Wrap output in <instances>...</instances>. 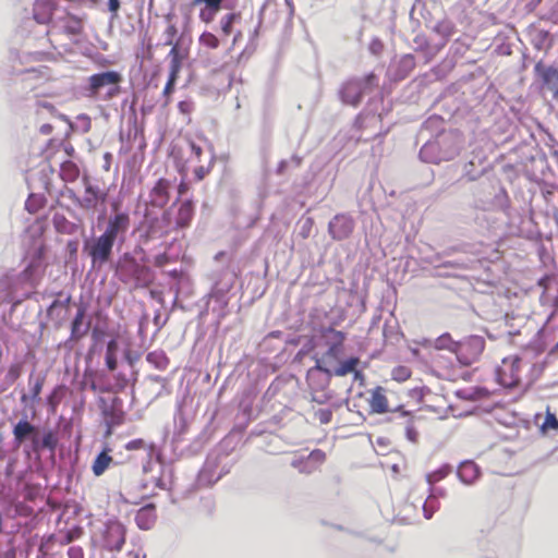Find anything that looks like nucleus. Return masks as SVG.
<instances>
[{
    "instance_id": "f257e3e1",
    "label": "nucleus",
    "mask_w": 558,
    "mask_h": 558,
    "mask_svg": "<svg viewBox=\"0 0 558 558\" xmlns=\"http://www.w3.org/2000/svg\"><path fill=\"white\" fill-rule=\"evenodd\" d=\"M98 404L106 426L105 437L108 438L113 434L116 427L125 422L123 401L119 397H113L110 400L100 398Z\"/></svg>"
},
{
    "instance_id": "f03ea898",
    "label": "nucleus",
    "mask_w": 558,
    "mask_h": 558,
    "mask_svg": "<svg viewBox=\"0 0 558 558\" xmlns=\"http://www.w3.org/2000/svg\"><path fill=\"white\" fill-rule=\"evenodd\" d=\"M122 75L116 71L97 73L88 77V96L97 97L101 88L107 87V98H113L120 93L119 84Z\"/></svg>"
},
{
    "instance_id": "7ed1b4c3",
    "label": "nucleus",
    "mask_w": 558,
    "mask_h": 558,
    "mask_svg": "<svg viewBox=\"0 0 558 558\" xmlns=\"http://www.w3.org/2000/svg\"><path fill=\"white\" fill-rule=\"evenodd\" d=\"M84 31L83 20L72 13L64 12L63 15L58 16L52 21L51 27L47 32V36L50 37L51 44L54 38L64 35L66 37L78 36Z\"/></svg>"
},
{
    "instance_id": "20e7f679",
    "label": "nucleus",
    "mask_w": 558,
    "mask_h": 558,
    "mask_svg": "<svg viewBox=\"0 0 558 558\" xmlns=\"http://www.w3.org/2000/svg\"><path fill=\"white\" fill-rule=\"evenodd\" d=\"M485 349V340L481 336H469L458 341L454 355L463 366H470L478 361Z\"/></svg>"
},
{
    "instance_id": "39448f33",
    "label": "nucleus",
    "mask_w": 558,
    "mask_h": 558,
    "mask_svg": "<svg viewBox=\"0 0 558 558\" xmlns=\"http://www.w3.org/2000/svg\"><path fill=\"white\" fill-rule=\"evenodd\" d=\"M125 527L119 521H109L105 524L96 538V543L109 551H119L125 543Z\"/></svg>"
},
{
    "instance_id": "423d86ee",
    "label": "nucleus",
    "mask_w": 558,
    "mask_h": 558,
    "mask_svg": "<svg viewBox=\"0 0 558 558\" xmlns=\"http://www.w3.org/2000/svg\"><path fill=\"white\" fill-rule=\"evenodd\" d=\"M376 85V76L371 73L363 80H354L344 84L341 96L344 102L356 106L366 89H372Z\"/></svg>"
},
{
    "instance_id": "0eeeda50",
    "label": "nucleus",
    "mask_w": 558,
    "mask_h": 558,
    "mask_svg": "<svg viewBox=\"0 0 558 558\" xmlns=\"http://www.w3.org/2000/svg\"><path fill=\"white\" fill-rule=\"evenodd\" d=\"M323 336L327 340L328 350L323 355L322 360H318L316 363V368L328 373L329 371L322 366V362L327 361H336L343 350V342L345 340V335L342 331L336 330L333 328H326L323 331Z\"/></svg>"
},
{
    "instance_id": "6e6552de",
    "label": "nucleus",
    "mask_w": 558,
    "mask_h": 558,
    "mask_svg": "<svg viewBox=\"0 0 558 558\" xmlns=\"http://www.w3.org/2000/svg\"><path fill=\"white\" fill-rule=\"evenodd\" d=\"M520 363L519 357L504 359L501 365L496 371L498 383L507 388L515 387L520 381Z\"/></svg>"
},
{
    "instance_id": "1a4fd4ad",
    "label": "nucleus",
    "mask_w": 558,
    "mask_h": 558,
    "mask_svg": "<svg viewBox=\"0 0 558 558\" xmlns=\"http://www.w3.org/2000/svg\"><path fill=\"white\" fill-rule=\"evenodd\" d=\"M146 236L148 239H158L168 235L171 231L175 230L172 225L170 211L165 210L160 217L145 216Z\"/></svg>"
},
{
    "instance_id": "9d476101",
    "label": "nucleus",
    "mask_w": 558,
    "mask_h": 558,
    "mask_svg": "<svg viewBox=\"0 0 558 558\" xmlns=\"http://www.w3.org/2000/svg\"><path fill=\"white\" fill-rule=\"evenodd\" d=\"M130 227V217L125 213H119L114 216L110 217L106 227L105 232L102 233L107 238L112 241H117L120 239L124 240V234L126 233Z\"/></svg>"
},
{
    "instance_id": "9b49d317",
    "label": "nucleus",
    "mask_w": 558,
    "mask_h": 558,
    "mask_svg": "<svg viewBox=\"0 0 558 558\" xmlns=\"http://www.w3.org/2000/svg\"><path fill=\"white\" fill-rule=\"evenodd\" d=\"M114 241L101 234L88 247V255L93 263L104 264L109 260Z\"/></svg>"
},
{
    "instance_id": "f8f14e48",
    "label": "nucleus",
    "mask_w": 558,
    "mask_h": 558,
    "mask_svg": "<svg viewBox=\"0 0 558 558\" xmlns=\"http://www.w3.org/2000/svg\"><path fill=\"white\" fill-rule=\"evenodd\" d=\"M57 0H35L33 5V17L39 24H48L57 10Z\"/></svg>"
},
{
    "instance_id": "ddd939ff",
    "label": "nucleus",
    "mask_w": 558,
    "mask_h": 558,
    "mask_svg": "<svg viewBox=\"0 0 558 558\" xmlns=\"http://www.w3.org/2000/svg\"><path fill=\"white\" fill-rule=\"evenodd\" d=\"M369 405V413L384 414L390 411L389 401L386 396V389L377 386L369 390V398L367 399Z\"/></svg>"
},
{
    "instance_id": "4468645a",
    "label": "nucleus",
    "mask_w": 558,
    "mask_h": 558,
    "mask_svg": "<svg viewBox=\"0 0 558 558\" xmlns=\"http://www.w3.org/2000/svg\"><path fill=\"white\" fill-rule=\"evenodd\" d=\"M170 182L167 179H159L149 192V204L153 207L163 208L169 199Z\"/></svg>"
},
{
    "instance_id": "2eb2a0df",
    "label": "nucleus",
    "mask_w": 558,
    "mask_h": 558,
    "mask_svg": "<svg viewBox=\"0 0 558 558\" xmlns=\"http://www.w3.org/2000/svg\"><path fill=\"white\" fill-rule=\"evenodd\" d=\"M352 231L353 221L345 216H336L329 223V232L335 240H344Z\"/></svg>"
},
{
    "instance_id": "dca6fc26",
    "label": "nucleus",
    "mask_w": 558,
    "mask_h": 558,
    "mask_svg": "<svg viewBox=\"0 0 558 558\" xmlns=\"http://www.w3.org/2000/svg\"><path fill=\"white\" fill-rule=\"evenodd\" d=\"M13 437L15 445L21 446L26 439L37 437V429L27 420H20L13 427Z\"/></svg>"
},
{
    "instance_id": "f3484780",
    "label": "nucleus",
    "mask_w": 558,
    "mask_h": 558,
    "mask_svg": "<svg viewBox=\"0 0 558 558\" xmlns=\"http://www.w3.org/2000/svg\"><path fill=\"white\" fill-rule=\"evenodd\" d=\"M157 520L156 507L148 504L137 510L135 522L141 530H150Z\"/></svg>"
},
{
    "instance_id": "a211bd4d",
    "label": "nucleus",
    "mask_w": 558,
    "mask_h": 558,
    "mask_svg": "<svg viewBox=\"0 0 558 558\" xmlns=\"http://www.w3.org/2000/svg\"><path fill=\"white\" fill-rule=\"evenodd\" d=\"M194 216V205L192 201H184L180 204L178 208V213L174 220V229H184L187 228Z\"/></svg>"
},
{
    "instance_id": "6ab92c4d",
    "label": "nucleus",
    "mask_w": 558,
    "mask_h": 558,
    "mask_svg": "<svg viewBox=\"0 0 558 558\" xmlns=\"http://www.w3.org/2000/svg\"><path fill=\"white\" fill-rule=\"evenodd\" d=\"M458 476L465 484H472L478 476L480 470L472 461H466L458 468Z\"/></svg>"
},
{
    "instance_id": "aec40b11",
    "label": "nucleus",
    "mask_w": 558,
    "mask_h": 558,
    "mask_svg": "<svg viewBox=\"0 0 558 558\" xmlns=\"http://www.w3.org/2000/svg\"><path fill=\"white\" fill-rule=\"evenodd\" d=\"M109 452L110 449L106 448L94 460L92 471L95 476L102 475L112 463V457L109 454Z\"/></svg>"
},
{
    "instance_id": "412c9836",
    "label": "nucleus",
    "mask_w": 558,
    "mask_h": 558,
    "mask_svg": "<svg viewBox=\"0 0 558 558\" xmlns=\"http://www.w3.org/2000/svg\"><path fill=\"white\" fill-rule=\"evenodd\" d=\"M100 199L104 201L105 195H100L99 190L96 186L88 184L85 187V195L81 205L86 209H94Z\"/></svg>"
},
{
    "instance_id": "4be33fe9",
    "label": "nucleus",
    "mask_w": 558,
    "mask_h": 558,
    "mask_svg": "<svg viewBox=\"0 0 558 558\" xmlns=\"http://www.w3.org/2000/svg\"><path fill=\"white\" fill-rule=\"evenodd\" d=\"M58 445V438L56 434L51 430H48L43 436V439L39 440L38 437L33 438V450L38 451L40 449H49L50 451H54Z\"/></svg>"
},
{
    "instance_id": "5701e85b",
    "label": "nucleus",
    "mask_w": 558,
    "mask_h": 558,
    "mask_svg": "<svg viewBox=\"0 0 558 558\" xmlns=\"http://www.w3.org/2000/svg\"><path fill=\"white\" fill-rule=\"evenodd\" d=\"M199 3H204L205 7L211 9L213 11H220L222 8L230 10L234 9L238 0H193L194 5Z\"/></svg>"
},
{
    "instance_id": "b1692460",
    "label": "nucleus",
    "mask_w": 558,
    "mask_h": 558,
    "mask_svg": "<svg viewBox=\"0 0 558 558\" xmlns=\"http://www.w3.org/2000/svg\"><path fill=\"white\" fill-rule=\"evenodd\" d=\"M360 360L357 357H350L339 364V366L335 369L336 376H345L349 373L354 372L355 377L361 375V372L355 371Z\"/></svg>"
},
{
    "instance_id": "393cba45",
    "label": "nucleus",
    "mask_w": 558,
    "mask_h": 558,
    "mask_svg": "<svg viewBox=\"0 0 558 558\" xmlns=\"http://www.w3.org/2000/svg\"><path fill=\"white\" fill-rule=\"evenodd\" d=\"M119 349L118 341L116 339H111L107 343L106 349V365L110 371H114L118 366L117 352Z\"/></svg>"
},
{
    "instance_id": "a878e982",
    "label": "nucleus",
    "mask_w": 558,
    "mask_h": 558,
    "mask_svg": "<svg viewBox=\"0 0 558 558\" xmlns=\"http://www.w3.org/2000/svg\"><path fill=\"white\" fill-rule=\"evenodd\" d=\"M60 175L64 181L73 182L78 178L80 170L74 162L65 161L61 165Z\"/></svg>"
},
{
    "instance_id": "bb28decb",
    "label": "nucleus",
    "mask_w": 558,
    "mask_h": 558,
    "mask_svg": "<svg viewBox=\"0 0 558 558\" xmlns=\"http://www.w3.org/2000/svg\"><path fill=\"white\" fill-rule=\"evenodd\" d=\"M241 19L240 12L228 13L220 20V27L223 35L229 36L232 33L233 24Z\"/></svg>"
},
{
    "instance_id": "cd10ccee",
    "label": "nucleus",
    "mask_w": 558,
    "mask_h": 558,
    "mask_svg": "<svg viewBox=\"0 0 558 558\" xmlns=\"http://www.w3.org/2000/svg\"><path fill=\"white\" fill-rule=\"evenodd\" d=\"M146 361L158 369H166L169 364L168 357L161 351L149 352L146 355Z\"/></svg>"
},
{
    "instance_id": "c85d7f7f",
    "label": "nucleus",
    "mask_w": 558,
    "mask_h": 558,
    "mask_svg": "<svg viewBox=\"0 0 558 558\" xmlns=\"http://www.w3.org/2000/svg\"><path fill=\"white\" fill-rule=\"evenodd\" d=\"M458 341H454L450 333L446 332L439 336L435 341V348L438 350H448L454 353Z\"/></svg>"
},
{
    "instance_id": "c756f323",
    "label": "nucleus",
    "mask_w": 558,
    "mask_h": 558,
    "mask_svg": "<svg viewBox=\"0 0 558 558\" xmlns=\"http://www.w3.org/2000/svg\"><path fill=\"white\" fill-rule=\"evenodd\" d=\"M172 48L169 52L170 57V71H173V69L177 66V72L180 73L182 61L185 58V56L180 54L179 44H172Z\"/></svg>"
},
{
    "instance_id": "7c9ffc66",
    "label": "nucleus",
    "mask_w": 558,
    "mask_h": 558,
    "mask_svg": "<svg viewBox=\"0 0 558 558\" xmlns=\"http://www.w3.org/2000/svg\"><path fill=\"white\" fill-rule=\"evenodd\" d=\"M198 41L201 46L213 50L217 49L220 45L219 38L210 32H204L201 34Z\"/></svg>"
},
{
    "instance_id": "2f4dec72",
    "label": "nucleus",
    "mask_w": 558,
    "mask_h": 558,
    "mask_svg": "<svg viewBox=\"0 0 558 558\" xmlns=\"http://www.w3.org/2000/svg\"><path fill=\"white\" fill-rule=\"evenodd\" d=\"M84 316H85V310L80 308L72 322L71 333H72V338H74V339H80L85 333V331H83V332L80 331V327L83 324Z\"/></svg>"
},
{
    "instance_id": "473e14b6",
    "label": "nucleus",
    "mask_w": 558,
    "mask_h": 558,
    "mask_svg": "<svg viewBox=\"0 0 558 558\" xmlns=\"http://www.w3.org/2000/svg\"><path fill=\"white\" fill-rule=\"evenodd\" d=\"M544 82L558 95V70L549 68L544 73Z\"/></svg>"
},
{
    "instance_id": "72a5a7b5",
    "label": "nucleus",
    "mask_w": 558,
    "mask_h": 558,
    "mask_svg": "<svg viewBox=\"0 0 558 558\" xmlns=\"http://www.w3.org/2000/svg\"><path fill=\"white\" fill-rule=\"evenodd\" d=\"M307 463H311L317 471L326 460V453L320 449L313 450L307 457Z\"/></svg>"
},
{
    "instance_id": "f704fd0d",
    "label": "nucleus",
    "mask_w": 558,
    "mask_h": 558,
    "mask_svg": "<svg viewBox=\"0 0 558 558\" xmlns=\"http://www.w3.org/2000/svg\"><path fill=\"white\" fill-rule=\"evenodd\" d=\"M179 72H177V66L173 69V71H170L168 81L166 83V86L163 88V96L167 98V104L169 102V97L174 90V85L178 80Z\"/></svg>"
},
{
    "instance_id": "c9c22d12",
    "label": "nucleus",
    "mask_w": 558,
    "mask_h": 558,
    "mask_svg": "<svg viewBox=\"0 0 558 558\" xmlns=\"http://www.w3.org/2000/svg\"><path fill=\"white\" fill-rule=\"evenodd\" d=\"M541 428L544 432H548L551 429H558V420H557L556 415L549 411V409H547L545 420L542 423Z\"/></svg>"
},
{
    "instance_id": "e433bc0d",
    "label": "nucleus",
    "mask_w": 558,
    "mask_h": 558,
    "mask_svg": "<svg viewBox=\"0 0 558 558\" xmlns=\"http://www.w3.org/2000/svg\"><path fill=\"white\" fill-rule=\"evenodd\" d=\"M411 369L407 366H397L392 369V379L402 383L411 377Z\"/></svg>"
},
{
    "instance_id": "4c0bfd02",
    "label": "nucleus",
    "mask_w": 558,
    "mask_h": 558,
    "mask_svg": "<svg viewBox=\"0 0 558 558\" xmlns=\"http://www.w3.org/2000/svg\"><path fill=\"white\" fill-rule=\"evenodd\" d=\"M292 465L294 468H296L301 473H305V474H311L316 471L311 463H307L306 458L300 459V460H294L292 462Z\"/></svg>"
},
{
    "instance_id": "58836bf2",
    "label": "nucleus",
    "mask_w": 558,
    "mask_h": 558,
    "mask_svg": "<svg viewBox=\"0 0 558 558\" xmlns=\"http://www.w3.org/2000/svg\"><path fill=\"white\" fill-rule=\"evenodd\" d=\"M40 487L35 484H25L24 486V498L26 500L33 501L39 495Z\"/></svg>"
},
{
    "instance_id": "ea45409f",
    "label": "nucleus",
    "mask_w": 558,
    "mask_h": 558,
    "mask_svg": "<svg viewBox=\"0 0 558 558\" xmlns=\"http://www.w3.org/2000/svg\"><path fill=\"white\" fill-rule=\"evenodd\" d=\"M315 417L319 421V423L328 424L331 422L332 411L329 409H319L316 411Z\"/></svg>"
},
{
    "instance_id": "a19ab883",
    "label": "nucleus",
    "mask_w": 558,
    "mask_h": 558,
    "mask_svg": "<svg viewBox=\"0 0 558 558\" xmlns=\"http://www.w3.org/2000/svg\"><path fill=\"white\" fill-rule=\"evenodd\" d=\"M165 35L167 37L166 45L175 44L174 39L178 35V28L175 24H169L165 31Z\"/></svg>"
},
{
    "instance_id": "79ce46f5",
    "label": "nucleus",
    "mask_w": 558,
    "mask_h": 558,
    "mask_svg": "<svg viewBox=\"0 0 558 558\" xmlns=\"http://www.w3.org/2000/svg\"><path fill=\"white\" fill-rule=\"evenodd\" d=\"M219 11H213L211 9L205 7L203 10H201L199 12V19L205 22V23H210L214 21L215 19V15L218 13Z\"/></svg>"
},
{
    "instance_id": "37998d69",
    "label": "nucleus",
    "mask_w": 558,
    "mask_h": 558,
    "mask_svg": "<svg viewBox=\"0 0 558 558\" xmlns=\"http://www.w3.org/2000/svg\"><path fill=\"white\" fill-rule=\"evenodd\" d=\"M145 441L142 438L130 440L125 444L124 448L129 451L142 450L145 448Z\"/></svg>"
},
{
    "instance_id": "c03bdc74",
    "label": "nucleus",
    "mask_w": 558,
    "mask_h": 558,
    "mask_svg": "<svg viewBox=\"0 0 558 558\" xmlns=\"http://www.w3.org/2000/svg\"><path fill=\"white\" fill-rule=\"evenodd\" d=\"M189 146L191 148L192 154L194 155L196 160H201V157L203 155L204 148L201 144L196 143L193 140H189Z\"/></svg>"
},
{
    "instance_id": "a18cd8bd",
    "label": "nucleus",
    "mask_w": 558,
    "mask_h": 558,
    "mask_svg": "<svg viewBox=\"0 0 558 558\" xmlns=\"http://www.w3.org/2000/svg\"><path fill=\"white\" fill-rule=\"evenodd\" d=\"M211 168H213V161L210 162V165L208 167L199 166V167L195 168L194 175H195L196 180L202 181L210 172Z\"/></svg>"
},
{
    "instance_id": "49530a36",
    "label": "nucleus",
    "mask_w": 558,
    "mask_h": 558,
    "mask_svg": "<svg viewBox=\"0 0 558 558\" xmlns=\"http://www.w3.org/2000/svg\"><path fill=\"white\" fill-rule=\"evenodd\" d=\"M330 399H331V395L326 391H322L318 393L317 392L312 393V401L319 403V404H324Z\"/></svg>"
},
{
    "instance_id": "de8ad7c7",
    "label": "nucleus",
    "mask_w": 558,
    "mask_h": 558,
    "mask_svg": "<svg viewBox=\"0 0 558 558\" xmlns=\"http://www.w3.org/2000/svg\"><path fill=\"white\" fill-rule=\"evenodd\" d=\"M44 385V379H36L34 385L31 387L32 398L35 400L39 397Z\"/></svg>"
},
{
    "instance_id": "09e8293b",
    "label": "nucleus",
    "mask_w": 558,
    "mask_h": 558,
    "mask_svg": "<svg viewBox=\"0 0 558 558\" xmlns=\"http://www.w3.org/2000/svg\"><path fill=\"white\" fill-rule=\"evenodd\" d=\"M128 386V379L124 374H118L116 375V388L117 391L124 390Z\"/></svg>"
},
{
    "instance_id": "8fccbe9b",
    "label": "nucleus",
    "mask_w": 558,
    "mask_h": 558,
    "mask_svg": "<svg viewBox=\"0 0 558 558\" xmlns=\"http://www.w3.org/2000/svg\"><path fill=\"white\" fill-rule=\"evenodd\" d=\"M68 557L69 558H84V551L82 547L80 546H71L68 549Z\"/></svg>"
},
{
    "instance_id": "3c124183",
    "label": "nucleus",
    "mask_w": 558,
    "mask_h": 558,
    "mask_svg": "<svg viewBox=\"0 0 558 558\" xmlns=\"http://www.w3.org/2000/svg\"><path fill=\"white\" fill-rule=\"evenodd\" d=\"M170 262V258L167 253H161L155 256L154 264L157 267H163Z\"/></svg>"
},
{
    "instance_id": "603ef678",
    "label": "nucleus",
    "mask_w": 558,
    "mask_h": 558,
    "mask_svg": "<svg viewBox=\"0 0 558 558\" xmlns=\"http://www.w3.org/2000/svg\"><path fill=\"white\" fill-rule=\"evenodd\" d=\"M108 8H109V11L116 15L120 9V1L119 0H108Z\"/></svg>"
},
{
    "instance_id": "864d4df0",
    "label": "nucleus",
    "mask_w": 558,
    "mask_h": 558,
    "mask_svg": "<svg viewBox=\"0 0 558 558\" xmlns=\"http://www.w3.org/2000/svg\"><path fill=\"white\" fill-rule=\"evenodd\" d=\"M35 197L34 196H31L27 201H26V209L29 211V213H36L37 211V206H35Z\"/></svg>"
},
{
    "instance_id": "5fc2aeb1",
    "label": "nucleus",
    "mask_w": 558,
    "mask_h": 558,
    "mask_svg": "<svg viewBox=\"0 0 558 558\" xmlns=\"http://www.w3.org/2000/svg\"><path fill=\"white\" fill-rule=\"evenodd\" d=\"M187 190H189V186H187V184H186L185 182H181V183L179 184V186H178V193H179V195H183V194H185V193L187 192Z\"/></svg>"
},
{
    "instance_id": "6e6d98bb",
    "label": "nucleus",
    "mask_w": 558,
    "mask_h": 558,
    "mask_svg": "<svg viewBox=\"0 0 558 558\" xmlns=\"http://www.w3.org/2000/svg\"><path fill=\"white\" fill-rule=\"evenodd\" d=\"M434 500H427L424 505V512H425V518L426 519H430L432 518V512H428V507L430 505V502H433Z\"/></svg>"
},
{
    "instance_id": "4d7b16f0",
    "label": "nucleus",
    "mask_w": 558,
    "mask_h": 558,
    "mask_svg": "<svg viewBox=\"0 0 558 558\" xmlns=\"http://www.w3.org/2000/svg\"><path fill=\"white\" fill-rule=\"evenodd\" d=\"M243 37V34L241 31H238L234 36H233V40H232V45H236Z\"/></svg>"
},
{
    "instance_id": "13d9d810",
    "label": "nucleus",
    "mask_w": 558,
    "mask_h": 558,
    "mask_svg": "<svg viewBox=\"0 0 558 558\" xmlns=\"http://www.w3.org/2000/svg\"><path fill=\"white\" fill-rule=\"evenodd\" d=\"M179 109L182 111V112H187L190 110V105L185 101H181L179 104Z\"/></svg>"
},
{
    "instance_id": "bf43d9fd",
    "label": "nucleus",
    "mask_w": 558,
    "mask_h": 558,
    "mask_svg": "<svg viewBox=\"0 0 558 558\" xmlns=\"http://www.w3.org/2000/svg\"><path fill=\"white\" fill-rule=\"evenodd\" d=\"M138 272L145 276L149 275V269L145 266L138 267Z\"/></svg>"
},
{
    "instance_id": "052dcab7",
    "label": "nucleus",
    "mask_w": 558,
    "mask_h": 558,
    "mask_svg": "<svg viewBox=\"0 0 558 558\" xmlns=\"http://www.w3.org/2000/svg\"><path fill=\"white\" fill-rule=\"evenodd\" d=\"M408 435H409V438L414 440V436H413V433H412V429H408Z\"/></svg>"
},
{
    "instance_id": "680f3d73",
    "label": "nucleus",
    "mask_w": 558,
    "mask_h": 558,
    "mask_svg": "<svg viewBox=\"0 0 558 558\" xmlns=\"http://www.w3.org/2000/svg\"><path fill=\"white\" fill-rule=\"evenodd\" d=\"M554 217H555L556 225H557V227H558V213H555V214H554Z\"/></svg>"
},
{
    "instance_id": "e2e57ef3",
    "label": "nucleus",
    "mask_w": 558,
    "mask_h": 558,
    "mask_svg": "<svg viewBox=\"0 0 558 558\" xmlns=\"http://www.w3.org/2000/svg\"><path fill=\"white\" fill-rule=\"evenodd\" d=\"M398 411H401L402 415H408L409 414V412L403 411L401 408H399Z\"/></svg>"
}]
</instances>
